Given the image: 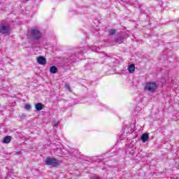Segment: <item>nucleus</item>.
I'll use <instances>...</instances> for the list:
<instances>
[{
	"instance_id": "1",
	"label": "nucleus",
	"mask_w": 179,
	"mask_h": 179,
	"mask_svg": "<svg viewBox=\"0 0 179 179\" xmlns=\"http://www.w3.org/2000/svg\"><path fill=\"white\" fill-rule=\"evenodd\" d=\"M41 36H43V34L38 28H31L29 37L31 40H40V38H41Z\"/></svg>"
},
{
	"instance_id": "2",
	"label": "nucleus",
	"mask_w": 179,
	"mask_h": 179,
	"mask_svg": "<svg viewBox=\"0 0 179 179\" xmlns=\"http://www.w3.org/2000/svg\"><path fill=\"white\" fill-rule=\"evenodd\" d=\"M145 92H149L150 93H155L157 89V84L155 82H148L145 83L144 87Z\"/></svg>"
},
{
	"instance_id": "3",
	"label": "nucleus",
	"mask_w": 179,
	"mask_h": 179,
	"mask_svg": "<svg viewBox=\"0 0 179 179\" xmlns=\"http://www.w3.org/2000/svg\"><path fill=\"white\" fill-rule=\"evenodd\" d=\"M46 166H50L51 167H58L61 164V161L54 158V157H48L45 160Z\"/></svg>"
},
{
	"instance_id": "4",
	"label": "nucleus",
	"mask_w": 179,
	"mask_h": 179,
	"mask_svg": "<svg viewBox=\"0 0 179 179\" xmlns=\"http://www.w3.org/2000/svg\"><path fill=\"white\" fill-rule=\"evenodd\" d=\"M10 30V28L9 27V25H8V24H1V27L0 29V33H1V34H3L4 36H8V34H9Z\"/></svg>"
},
{
	"instance_id": "5",
	"label": "nucleus",
	"mask_w": 179,
	"mask_h": 179,
	"mask_svg": "<svg viewBox=\"0 0 179 179\" xmlns=\"http://www.w3.org/2000/svg\"><path fill=\"white\" fill-rule=\"evenodd\" d=\"M37 62L39 65H45L47 64V59L43 56H40L37 58Z\"/></svg>"
},
{
	"instance_id": "6",
	"label": "nucleus",
	"mask_w": 179,
	"mask_h": 179,
	"mask_svg": "<svg viewBox=\"0 0 179 179\" xmlns=\"http://www.w3.org/2000/svg\"><path fill=\"white\" fill-rule=\"evenodd\" d=\"M149 139V135L146 133L142 134L141 141L143 143H145Z\"/></svg>"
},
{
	"instance_id": "7",
	"label": "nucleus",
	"mask_w": 179,
	"mask_h": 179,
	"mask_svg": "<svg viewBox=\"0 0 179 179\" xmlns=\"http://www.w3.org/2000/svg\"><path fill=\"white\" fill-rule=\"evenodd\" d=\"M10 141H12V136H6L2 141L3 143H10Z\"/></svg>"
},
{
	"instance_id": "8",
	"label": "nucleus",
	"mask_w": 179,
	"mask_h": 179,
	"mask_svg": "<svg viewBox=\"0 0 179 179\" xmlns=\"http://www.w3.org/2000/svg\"><path fill=\"white\" fill-rule=\"evenodd\" d=\"M115 43H118L119 44H121V43H124V36H120L117 38H115Z\"/></svg>"
},
{
	"instance_id": "9",
	"label": "nucleus",
	"mask_w": 179,
	"mask_h": 179,
	"mask_svg": "<svg viewBox=\"0 0 179 179\" xmlns=\"http://www.w3.org/2000/svg\"><path fill=\"white\" fill-rule=\"evenodd\" d=\"M128 71L130 72V73H134L135 72V64H131L128 67Z\"/></svg>"
},
{
	"instance_id": "10",
	"label": "nucleus",
	"mask_w": 179,
	"mask_h": 179,
	"mask_svg": "<svg viewBox=\"0 0 179 179\" xmlns=\"http://www.w3.org/2000/svg\"><path fill=\"white\" fill-rule=\"evenodd\" d=\"M35 108L37 110V111H41L43 110V103H38L35 105Z\"/></svg>"
},
{
	"instance_id": "11",
	"label": "nucleus",
	"mask_w": 179,
	"mask_h": 179,
	"mask_svg": "<svg viewBox=\"0 0 179 179\" xmlns=\"http://www.w3.org/2000/svg\"><path fill=\"white\" fill-rule=\"evenodd\" d=\"M57 71H58V68H57V66H51L50 69V73H57Z\"/></svg>"
},
{
	"instance_id": "12",
	"label": "nucleus",
	"mask_w": 179,
	"mask_h": 179,
	"mask_svg": "<svg viewBox=\"0 0 179 179\" xmlns=\"http://www.w3.org/2000/svg\"><path fill=\"white\" fill-rule=\"evenodd\" d=\"M69 59L70 61V62H76V61H78V56H70L69 57Z\"/></svg>"
},
{
	"instance_id": "13",
	"label": "nucleus",
	"mask_w": 179,
	"mask_h": 179,
	"mask_svg": "<svg viewBox=\"0 0 179 179\" xmlns=\"http://www.w3.org/2000/svg\"><path fill=\"white\" fill-rule=\"evenodd\" d=\"M129 155H130V157L131 159H134V157H136V154L135 153V150H131L130 152H129Z\"/></svg>"
},
{
	"instance_id": "14",
	"label": "nucleus",
	"mask_w": 179,
	"mask_h": 179,
	"mask_svg": "<svg viewBox=\"0 0 179 179\" xmlns=\"http://www.w3.org/2000/svg\"><path fill=\"white\" fill-rule=\"evenodd\" d=\"M108 32H109V34H110V36H114V34H115V33H117V30H115V29H110V30L108 31Z\"/></svg>"
},
{
	"instance_id": "15",
	"label": "nucleus",
	"mask_w": 179,
	"mask_h": 179,
	"mask_svg": "<svg viewBox=\"0 0 179 179\" xmlns=\"http://www.w3.org/2000/svg\"><path fill=\"white\" fill-rule=\"evenodd\" d=\"M24 108H25V110H31V105H30V104H29V103H27V104H26L25 106H24Z\"/></svg>"
},
{
	"instance_id": "16",
	"label": "nucleus",
	"mask_w": 179,
	"mask_h": 179,
	"mask_svg": "<svg viewBox=\"0 0 179 179\" xmlns=\"http://www.w3.org/2000/svg\"><path fill=\"white\" fill-rule=\"evenodd\" d=\"M66 89H68V90L69 92H72V90H71V86L69 85V84H66Z\"/></svg>"
},
{
	"instance_id": "17",
	"label": "nucleus",
	"mask_w": 179,
	"mask_h": 179,
	"mask_svg": "<svg viewBox=\"0 0 179 179\" xmlns=\"http://www.w3.org/2000/svg\"><path fill=\"white\" fill-rule=\"evenodd\" d=\"M54 127H58V122H55L54 123Z\"/></svg>"
},
{
	"instance_id": "18",
	"label": "nucleus",
	"mask_w": 179,
	"mask_h": 179,
	"mask_svg": "<svg viewBox=\"0 0 179 179\" xmlns=\"http://www.w3.org/2000/svg\"><path fill=\"white\" fill-rule=\"evenodd\" d=\"M22 117H26V115H22Z\"/></svg>"
},
{
	"instance_id": "19",
	"label": "nucleus",
	"mask_w": 179,
	"mask_h": 179,
	"mask_svg": "<svg viewBox=\"0 0 179 179\" xmlns=\"http://www.w3.org/2000/svg\"><path fill=\"white\" fill-rule=\"evenodd\" d=\"M25 1H29V0H25Z\"/></svg>"
}]
</instances>
